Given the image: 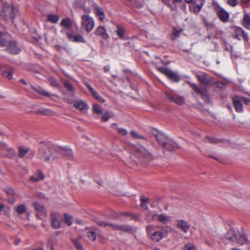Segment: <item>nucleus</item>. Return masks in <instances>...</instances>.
Segmentation results:
<instances>
[{"label": "nucleus", "instance_id": "obj_57", "mask_svg": "<svg viewBox=\"0 0 250 250\" xmlns=\"http://www.w3.org/2000/svg\"><path fill=\"white\" fill-rule=\"evenodd\" d=\"M6 193L8 195H12L14 194V190L12 188H7L5 190Z\"/></svg>", "mask_w": 250, "mask_h": 250}, {"label": "nucleus", "instance_id": "obj_40", "mask_svg": "<svg viewBox=\"0 0 250 250\" xmlns=\"http://www.w3.org/2000/svg\"><path fill=\"white\" fill-rule=\"evenodd\" d=\"M72 42H85V41L83 37L80 34H76L74 37Z\"/></svg>", "mask_w": 250, "mask_h": 250}, {"label": "nucleus", "instance_id": "obj_42", "mask_svg": "<svg viewBox=\"0 0 250 250\" xmlns=\"http://www.w3.org/2000/svg\"><path fill=\"white\" fill-rule=\"evenodd\" d=\"M93 110L94 112L98 114H101L103 113L102 109L101 108V106L98 104H95L93 105Z\"/></svg>", "mask_w": 250, "mask_h": 250}, {"label": "nucleus", "instance_id": "obj_53", "mask_svg": "<svg viewBox=\"0 0 250 250\" xmlns=\"http://www.w3.org/2000/svg\"><path fill=\"white\" fill-rule=\"evenodd\" d=\"M2 33L0 31V46L3 47L5 45L6 40L2 37Z\"/></svg>", "mask_w": 250, "mask_h": 250}, {"label": "nucleus", "instance_id": "obj_10", "mask_svg": "<svg viewBox=\"0 0 250 250\" xmlns=\"http://www.w3.org/2000/svg\"><path fill=\"white\" fill-rule=\"evenodd\" d=\"M232 36L234 39L240 41L241 38L240 37L241 36L245 41L248 42V35L242 28L234 26L232 28Z\"/></svg>", "mask_w": 250, "mask_h": 250}, {"label": "nucleus", "instance_id": "obj_45", "mask_svg": "<svg viewBox=\"0 0 250 250\" xmlns=\"http://www.w3.org/2000/svg\"><path fill=\"white\" fill-rule=\"evenodd\" d=\"M141 206L143 208H144L146 209H148V207H147L146 203L148 200V199L147 198L141 197Z\"/></svg>", "mask_w": 250, "mask_h": 250}, {"label": "nucleus", "instance_id": "obj_56", "mask_svg": "<svg viewBox=\"0 0 250 250\" xmlns=\"http://www.w3.org/2000/svg\"><path fill=\"white\" fill-rule=\"evenodd\" d=\"M74 36L75 35H74L72 31L68 32L67 33V37L71 41H73Z\"/></svg>", "mask_w": 250, "mask_h": 250}, {"label": "nucleus", "instance_id": "obj_8", "mask_svg": "<svg viewBox=\"0 0 250 250\" xmlns=\"http://www.w3.org/2000/svg\"><path fill=\"white\" fill-rule=\"evenodd\" d=\"M93 19L87 15H83L82 17V26L86 32L89 33L92 30L94 27Z\"/></svg>", "mask_w": 250, "mask_h": 250}, {"label": "nucleus", "instance_id": "obj_58", "mask_svg": "<svg viewBox=\"0 0 250 250\" xmlns=\"http://www.w3.org/2000/svg\"><path fill=\"white\" fill-rule=\"evenodd\" d=\"M186 250H196L195 247L194 245H191V244H187L186 245Z\"/></svg>", "mask_w": 250, "mask_h": 250}, {"label": "nucleus", "instance_id": "obj_19", "mask_svg": "<svg viewBox=\"0 0 250 250\" xmlns=\"http://www.w3.org/2000/svg\"><path fill=\"white\" fill-rule=\"evenodd\" d=\"M6 8H7L9 10V14H5L6 16H9L10 19L13 21L15 19V15L18 12V9L14 7L13 6H8V7H5L3 9V12L5 13L6 11Z\"/></svg>", "mask_w": 250, "mask_h": 250}, {"label": "nucleus", "instance_id": "obj_55", "mask_svg": "<svg viewBox=\"0 0 250 250\" xmlns=\"http://www.w3.org/2000/svg\"><path fill=\"white\" fill-rule=\"evenodd\" d=\"M241 101L246 104H248L250 103V98H245V97H239Z\"/></svg>", "mask_w": 250, "mask_h": 250}, {"label": "nucleus", "instance_id": "obj_38", "mask_svg": "<svg viewBox=\"0 0 250 250\" xmlns=\"http://www.w3.org/2000/svg\"><path fill=\"white\" fill-rule=\"evenodd\" d=\"M125 32V30L123 27L120 25H117L116 33L119 37L123 38L124 36Z\"/></svg>", "mask_w": 250, "mask_h": 250}, {"label": "nucleus", "instance_id": "obj_22", "mask_svg": "<svg viewBox=\"0 0 250 250\" xmlns=\"http://www.w3.org/2000/svg\"><path fill=\"white\" fill-rule=\"evenodd\" d=\"M18 156L20 158H23L29 151V148L27 146H21L19 147Z\"/></svg>", "mask_w": 250, "mask_h": 250}, {"label": "nucleus", "instance_id": "obj_6", "mask_svg": "<svg viewBox=\"0 0 250 250\" xmlns=\"http://www.w3.org/2000/svg\"><path fill=\"white\" fill-rule=\"evenodd\" d=\"M164 94L166 98L170 102L174 103L180 105H183L186 103L185 99L183 96L168 91H166Z\"/></svg>", "mask_w": 250, "mask_h": 250}, {"label": "nucleus", "instance_id": "obj_27", "mask_svg": "<svg viewBox=\"0 0 250 250\" xmlns=\"http://www.w3.org/2000/svg\"><path fill=\"white\" fill-rule=\"evenodd\" d=\"M234 228H230L229 230L227 232V233L225 235V238L228 240L230 241H234L235 240V238L234 237Z\"/></svg>", "mask_w": 250, "mask_h": 250}, {"label": "nucleus", "instance_id": "obj_29", "mask_svg": "<svg viewBox=\"0 0 250 250\" xmlns=\"http://www.w3.org/2000/svg\"><path fill=\"white\" fill-rule=\"evenodd\" d=\"M72 22L69 18L63 19L61 23V26H63L65 28H69L72 26Z\"/></svg>", "mask_w": 250, "mask_h": 250}, {"label": "nucleus", "instance_id": "obj_64", "mask_svg": "<svg viewBox=\"0 0 250 250\" xmlns=\"http://www.w3.org/2000/svg\"><path fill=\"white\" fill-rule=\"evenodd\" d=\"M21 242V240L19 238H16L14 240V244L15 245H18Z\"/></svg>", "mask_w": 250, "mask_h": 250}, {"label": "nucleus", "instance_id": "obj_23", "mask_svg": "<svg viewBox=\"0 0 250 250\" xmlns=\"http://www.w3.org/2000/svg\"><path fill=\"white\" fill-rule=\"evenodd\" d=\"M243 25L246 29H250V16L249 14H245L244 15Z\"/></svg>", "mask_w": 250, "mask_h": 250}, {"label": "nucleus", "instance_id": "obj_25", "mask_svg": "<svg viewBox=\"0 0 250 250\" xmlns=\"http://www.w3.org/2000/svg\"><path fill=\"white\" fill-rule=\"evenodd\" d=\"M8 71H4L2 72V75L3 77L7 78L9 80L12 79V74L15 71V69L12 67L8 68Z\"/></svg>", "mask_w": 250, "mask_h": 250}, {"label": "nucleus", "instance_id": "obj_13", "mask_svg": "<svg viewBox=\"0 0 250 250\" xmlns=\"http://www.w3.org/2000/svg\"><path fill=\"white\" fill-rule=\"evenodd\" d=\"M112 229L119 231H124L127 233H131L133 231V228L128 225H118L113 224Z\"/></svg>", "mask_w": 250, "mask_h": 250}, {"label": "nucleus", "instance_id": "obj_5", "mask_svg": "<svg viewBox=\"0 0 250 250\" xmlns=\"http://www.w3.org/2000/svg\"><path fill=\"white\" fill-rule=\"evenodd\" d=\"M212 6L218 18L222 22L225 23L229 21V14L227 11L220 7L216 2H213Z\"/></svg>", "mask_w": 250, "mask_h": 250}, {"label": "nucleus", "instance_id": "obj_43", "mask_svg": "<svg viewBox=\"0 0 250 250\" xmlns=\"http://www.w3.org/2000/svg\"><path fill=\"white\" fill-rule=\"evenodd\" d=\"M48 80L49 81L50 84L52 86L56 87V88H59L60 84L55 79H54L53 78H50L48 79Z\"/></svg>", "mask_w": 250, "mask_h": 250}, {"label": "nucleus", "instance_id": "obj_3", "mask_svg": "<svg viewBox=\"0 0 250 250\" xmlns=\"http://www.w3.org/2000/svg\"><path fill=\"white\" fill-rule=\"evenodd\" d=\"M154 136L159 145L167 151H175L178 147L177 144L172 139L168 138L163 135H155Z\"/></svg>", "mask_w": 250, "mask_h": 250}, {"label": "nucleus", "instance_id": "obj_62", "mask_svg": "<svg viewBox=\"0 0 250 250\" xmlns=\"http://www.w3.org/2000/svg\"><path fill=\"white\" fill-rule=\"evenodd\" d=\"M241 2L248 6H250V0H241Z\"/></svg>", "mask_w": 250, "mask_h": 250}, {"label": "nucleus", "instance_id": "obj_33", "mask_svg": "<svg viewBox=\"0 0 250 250\" xmlns=\"http://www.w3.org/2000/svg\"><path fill=\"white\" fill-rule=\"evenodd\" d=\"M15 209L19 214H22L26 212V208L23 204H21L15 207Z\"/></svg>", "mask_w": 250, "mask_h": 250}, {"label": "nucleus", "instance_id": "obj_47", "mask_svg": "<svg viewBox=\"0 0 250 250\" xmlns=\"http://www.w3.org/2000/svg\"><path fill=\"white\" fill-rule=\"evenodd\" d=\"M64 86L66 89L69 91L74 92V88L73 86L68 81H64Z\"/></svg>", "mask_w": 250, "mask_h": 250}, {"label": "nucleus", "instance_id": "obj_59", "mask_svg": "<svg viewBox=\"0 0 250 250\" xmlns=\"http://www.w3.org/2000/svg\"><path fill=\"white\" fill-rule=\"evenodd\" d=\"M163 230L164 232L168 233L172 231V229L170 227L166 226L163 228Z\"/></svg>", "mask_w": 250, "mask_h": 250}, {"label": "nucleus", "instance_id": "obj_34", "mask_svg": "<svg viewBox=\"0 0 250 250\" xmlns=\"http://www.w3.org/2000/svg\"><path fill=\"white\" fill-rule=\"evenodd\" d=\"M33 205L36 211L40 212L43 211L44 208L42 204H40L38 202H34L33 203Z\"/></svg>", "mask_w": 250, "mask_h": 250}, {"label": "nucleus", "instance_id": "obj_50", "mask_svg": "<svg viewBox=\"0 0 250 250\" xmlns=\"http://www.w3.org/2000/svg\"><path fill=\"white\" fill-rule=\"evenodd\" d=\"M37 177L38 178L39 181L43 180L45 178V175L42 171L41 169H38L37 172Z\"/></svg>", "mask_w": 250, "mask_h": 250}, {"label": "nucleus", "instance_id": "obj_20", "mask_svg": "<svg viewBox=\"0 0 250 250\" xmlns=\"http://www.w3.org/2000/svg\"><path fill=\"white\" fill-rule=\"evenodd\" d=\"M95 34L96 35L102 36V37L105 40L108 38V35L106 32L104 27L102 26H99L95 31Z\"/></svg>", "mask_w": 250, "mask_h": 250}, {"label": "nucleus", "instance_id": "obj_61", "mask_svg": "<svg viewBox=\"0 0 250 250\" xmlns=\"http://www.w3.org/2000/svg\"><path fill=\"white\" fill-rule=\"evenodd\" d=\"M205 0H194L193 3L204 5Z\"/></svg>", "mask_w": 250, "mask_h": 250}, {"label": "nucleus", "instance_id": "obj_46", "mask_svg": "<svg viewBox=\"0 0 250 250\" xmlns=\"http://www.w3.org/2000/svg\"><path fill=\"white\" fill-rule=\"evenodd\" d=\"M91 94L96 99L98 100L99 102L102 103H104L105 102V100L103 99L95 90H94L91 93Z\"/></svg>", "mask_w": 250, "mask_h": 250}, {"label": "nucleus", "instance_id": "obj_2", "mask_svg": "<svg viewBox=\"0 0 250 250\" xmlns=\"http://www.w3.org/2000/svg\"><path fill=\"white\" fill-rule=\"evenodd\" d=\"M132 150L136 157L143 162L147 163L153 158L151 152L141 145L133 146Z\"/></svg>", "mask_w": 250, "mask_h": 250}, {"label": "nucleus", "instance_id": "obj_60", "mask_svg": "<svg viewBox=\"0 0 250 250\" xmlns=\"http://www.w3.org/2000/svg\"><path fill=\"white\" fill-rule=\"evenodd\" d=\"M30 180L31 182H34V183H36V182H38L40 181L38 178L35 176H31L30 177Z\"/></svg>", "mask_w": 250, "mask_h": 250}, {"label": "nucleus", "instance_id": "obj_39", "mask_svg": "<svg viewBox=\"0 0 250 250\" xmlns=\"http://www.w3.org/2000/svg\"><path fill=\"white\" fill-rule=\"evenodd\" d=\"M181 32V30H177L175 28L173 29V32L171 34V39L173 40H175L177 38L179 37L180 35Z\"/></svg>", "mask_w": 250, "mask_h": 250}, {"label": "nucleus", "instance_id": "obj_51", "mask_svg": "<svg viewBox=\"0 0 250 250\" xmlns=\"http://www.w3.org/2000/svg\"><path fill=\"white\" fill-rule=\"evenodd\" d=\"M206 139L207 140L208 142L212 144H217L221 141L220 140H218L214 138H210L208 136L206 137Z\"/></svg>", "mask_w": 250, "mask_h": 250}, {"label": "nucleus", "instance_id": "obj_26", "mask_svg": "<svg viewBox=\"0 0 250 250\" xmlns=\"http://www.w3.org/2000/svg\"><path fill=\"white\" fill-rule=\"evenodd\" d=\"M38 113L46 116H54L56 115V113L53 110L46 108L41 109L38 111Z\"/></svg>", "mask_w": 250, "mask_h": 250}, {"label": "nucleus", "instance_id": "obj_7", "mask_svg": "<svg viewBox=\"0 0 250 250\" xmlns=\"http://www.w3.org/2000/svg\"><path fill=\"white\" fill-rule=\"evenodd\" d=\"M190 87L198 94L201 96L202 99L207 103L210 102L209 96L206 88L198 87L196 84L189 83Z\"/></svg>", "mask_w": 250, "mask_h": 250}, {"label": "nucleus", "instance_id": "obj_11", "mask_svg": "<svg viewBox=\"0 0 250 250\" xmlns=\"http://www.w3.org/2000/svg\"><path fill=\"white\" fill-rule=\"evenodd\" d=\"M50 218L52 227L55 229L60 228L61 225V215L59 213L53 212L50 214Z\"/></svg>", "mask_w": 250, "mask_h": 250}, {"label": "nucleus", "instance_id": "obj_1", "mask_svg": "<svg viewBox=\"0 0 250 250\" xmlns=\"http://www.w3.org/2000/svg\"><path fill=\"white\" fill-rule=\"evenodd\" d=\"M57 146L53 145L41 143L37 154V157L45 162H49L57 160L59 158V155L56 153Z\"/></svg>", "mask_w": 250, "mask_h": 250}, {"label": "nucleus", "instance_id": "obj_63", "mask_svg": "<svg viewBox=\"0 0 250 250\" xmlns=\"http://www.w3.org/2000/svg\"><path fill=\"white\" fill-rule=\"evenodd\" d=\"M85 85L88 88V89L89 90L91 93H92L95 90L89 83H86Z\"/></svg>", "mask_w": 250, "mask_h": 250}, {"label": "nucleus", "instance_id": "obj_35", "mask_svg": "<svg viewBox=\"0 0 250 250\" xmlns=\"http://www.w3.org/2000/svg\"><path fill=\"white\" fill-rule=\"evenodd\" d=\"M64 220L65 224L67 226H70L72 224L73 218L72 216L68 215V214H64Z\"/></svg>", "mask_w": 250, "mask_h": 250}, {"label": "nucleus", "instance_id": "obj_30", "mask_svg": "<svg viewBox=\"0 0 250 250\" xmlns=\"http://www.w3.org/2000/svg\"><path fill=\"white\" fill-rule=\"evenodd\" d=\"M96 223L98 225L102 227H109L112 229L113 223L104 221H101L100 220H97L96 221Z\"/></svg>", "mask_w": 250, "mask_h": 250}, {"label": "nucleus", "instance_id": "obj_28", "mask_svg": "<svg viewBox=\"0 0 250 250\" xmlns=\"http://www.w3.org/2000/svg\"><path fill=\"white\" fill-rule=\"evenodd\" d=\"M162 237V233L161 231H156L151 235L150 238L154 241L159 242Z\"/></svg>", "mask_w": 250, "mask_h": 250}, {"label": "nucleus", "instance_id": "obj_15", "mask_svg": "<svg viewBox=\"0 0 250 250\" xmlns=\"http://www.w3.org/2000/svg\"><path fill=\"white\" fill-rule=\"evenodd\" d=\"M233 106L235 110L237 112L243 111L242 102L239 97H234L232 99Z\"/></svg>", "mask_w": 250, "mask_h": 250}, {"label": "nucleus", "instance_id": "obj_31", "mask_svg": "<svg viewBox=\"0 0 250 250\" xmlns=\"http://www.w3.org/2000/svg\"><path fill=\"white\" fill-rule=\"evenodd\" d=\"M47 20L53 23H56L59 20V17L55 14H48L47 15Z\"/></svg>", "mask_w": 250, "mask_h": 250}, {"label": "nucleus", "instance_id": "obj_37", "mask_svg": "<svg viewBox=\"0 0 250 250\" xmlns=\"http://www.w3.org/2000/svg\"><path fill=\"white\" fill-rule=\"evenodd\" d=\"M158 220L161 223L166 224L168 222L170 221L168 217L164 214L159 215L158 216Z\"/></svg>", "mask_w": 250, "mask_h": 250}, {"label": "nucleus", "instance_id": "obj_24", "mask_svg": "<svg viewBox=\"0 0 250 250\" xmlns=\"http://www.w3.org/2000/svg\"><path fill=\"white\" fill-rule=\"evenodd\" d=\"M95 13L99 20L102 21L104 19L105 15L102 8L96 7L95 9Z\"/></svg>", "mask_w": 250, "mask_h": 250}, {"label": "nucleus", "instance_id": "obj_12", "mask_svg": "<svg viewBox=\"0 0 250 250\" xmlns=\"http://www.w3.org/2000/svg\"><path fill=\"white\" fill-rule=\"evenodd\" d=\"M56 153L59 155V157L63 155L68 158H71L73 156V152L71 149L66 147H61L57 146Z\"/></svg>", "mask_w": 250, "mask_h": 250}, {"label": "nucleus", "instance_id": "obj_54", "mask_svg": "<svg viewBox=\"0 0 250 250\" xmlns=\"http://www.w3.org/2000/svg\"><path fill=\"white\" fill-rule=\"evenodd\" d=\"M196 6L194 7L193 11L194 12H199L201 10L202 7L204 5L195 4Z\"/></svg>", "mask_w": 250, "mask_h": 250}, {"label": "nucleus", "instance_id": "obj_18", "mask_svg": "<svg viewBox=\"0 0 250 250\" xmlns=\"http://www.w3.org/2000/svg\"><path fill=\"white\" fill-rule=\"evenodd\" d=\"M196 77L201 83L204 84L206 85H210L211 83V80L209 79L208 75L206 73H202L197 75Z\"/></svg>", "mask_w": 250, "mask_h": 250}, {"label": "nucleus", "instance_id": "obj_52", "mask_svg": "<svg viewBox=\"0 0 250 250\" xmlns=\"http://www.w3.org/2000/svg\"><path fill=\"white\" fill-rule=\"evenodd\" d=\"M227 3L232 7H234L238 4V1L237 0H227Z\"/></svg>", "mask_w": 250, "mask_h": 250}, {"label": "nucleus", "instance_id": "obj_48", "mask_svg": "<svg viewBox=\"0 0 250 250\" xmlns=\"http://www.w3.org/2000/svg\"><path fill=\"white\" fill-rule=\"evenodd\" d=\"M112 116L110 115L108 111H105L102 117V119L103 121L106 122L108 121Z\"/></svg>", "mask_w": 250, "mask_h": 250}, {"label": "nucleus", "instance_id": "obj_9", "mask_svg": "<svg viewBox=\"0 0 250 250\" xmlns=\"http://www.w3.org/2000/svg\"><path fill=\"white\" fill-rule=\"evenodd\" d=\"M157 69L174 82H178L180 80V77L177 74L166 67H157Z\"/></svg>", "mask_w": 250, "mask_h": 250}, {"label": "nucleus", "instance_id": "obj_4", "mask_svg": "<svg viewBox=\"0 0 250 250\" xmlns=\"http://www.w3.org/2000/svg\"><path fill=\"white\" fill-rule=\"evenodd\" d=\"M234 237L235 238L234 241L231 242L238 243L241 245H244L250 243L248 236L246 235L245 231L242 228L238 229L234 228Z\"/></svg>", "mask_w": 250, "mask_h": 250}, {"label": "nucleus", "instance_id": "obj_44", "mask_svg": "<svg viewBox=\"0 0 250 250\" xmlns=\"http://www.w3.org/2000/svg\"><path fill=\"white\" fill-rule=\"evenodd\" d=\"M87 237L92 241H94L96 239V234L95 231L90 230L87 233Z\"/></svg>", "mask_w": 250, "mask_h": 250}, {"label": "nucleus", "instance_id": "obj_41", "mask_svg": "<svg viewBox=\"0 0 250 250\" xmlns=\"http://www.w3.org/2000/svg\"><path fill=\"white\" fill-rule=\"evenodd\" d=\"M72 241L77 250H83V247L77 239H72Z\"/></svg>", "mask_w": 250, "mask_h": 250}, {"label": "nucleus", "instance_id": "obj_17", "mask_svg": "<svg viewBox=\"0 0 250 250\" xmlns=\"http://www.w3.org/2000/svg\"><path fill=\"white\" fill-rule=\"evenodd\" d=\"M177 226L184 233H187L190 228V226L188 223L182 219L177 221Z\"/></svg>", "mask_w": 250, "mask_h": 250}, {"label": "nucleus", "instance_id": "obj_21", "mask_svg": "<svg viewBox=\"0 0 250 250\" xmlns=\"http://www.w3.org/2000/svg\"><path fill=\"white\" fill-rule=\"evenodd\" d=\"M31 88L33 90H34L35 91H36L37 93H39V94H40L43 96L50 97L52 96V95L50 93L44 90L41 87H39L37 88L33 86H31ZM52 96H55V95H52Z\"/></svg>", "mask_w": 250, "mask_h": 250}, {"label": "nucleus", "instance_id": "obj_32", "mask_svg": "<svg viewBox=\"0 0 250 250\" xmlns=\"http://www.w3.org/2000/svg\"><path fill=\"white\" fill-rule=\"evenodd\" d=\"M111 126L114 127L118 131V132L122 136H125L127 134L126 129L123 128H119L116 123L111 124Z\"/></svg>", "mask_w": 250, "mask_h": 250}, {"label": "nucleus", "instance_id": "obj_49", "mask_svg": "<svg viewBox=\"0 0 250 250\" xmlns=\"http://www.w3.org/2000/svg\"><path fill=\"white\" fill-rule=\"evenodd\" d=\"M130 134L133 138L135 139H145L144 136L140 135L136 131L134 130L131 131Z\"/></svg>", "mask_w": 250, "mask_h": 250}, {"label": "nucleus", "instance_id": "obj_14", "mask_svg": "<svg viewBox=\"0 0 250 250\" xmlns=\"http://www.w3.org/2000/svg\"><path fill=\"white\" fill-rule=\"evenodd\" d=\"M74 106L77 109L83 111L88 109V105L83 100H75L73 102Z\"/></svg>", "mask_w": 250, "mask_h": 250}, {"label": "nucleus", "instance_id": "obj_16", "mask_svg": "<svg viewBox=\"0 0 250 250\" xmlns=\"http://www.w3.org/2000/svg\"><path fill=\"white\" fill-rule=\"evenodd\" d=\"M6 50L10 54H18L20 51V48L17 46L15 41H11L9 43Z\"/></svg>", "mask_w": 250, "mask_h": 250}, {"label": "nucleus", "instance_id": "obj_36", "mask_svg": "<svg viewBox=\"0 0 250 250\" xmlns=\"http://www.w3.org/2000/svg\"><path fill=\"white\" fill-rule=\"evenodd\" d=\"M120 214L129 217L131 220H138V216L130 212H121Z\"/></svg>", "mask_w": 250, "mask_h": 250}]
</instances>
